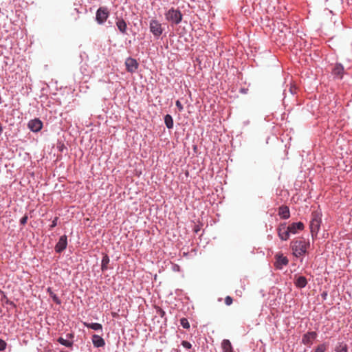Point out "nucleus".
Listing matches in <instances>:
<instances>
[{"label":"nucleus","instance_id":"1","mask_svg":"<svg viewBox=\"0 0 352 352\" xmlns=\"http://www.w3.org/2000/svg\"><path fill=\"white\" fill-rule=\"evenodd\" d=\"M309 241L304 238L294 240L291 243L293 254L297 257L304 255L307 252V250L309 248Z\"/></svg>","mask_w":352,"mask_h":352},{"label":"nucleus","instance_id":"2","mask_svg":"<svg viewBox=\"0 0 352 352\" xmlns=\"http://www.w3.org/2000/svg\"><path fill=\"white\" fill-rule=\"evenodd\" d=\"M320 223L321 217L320 214L318 212H313L311 214V220L309 225L311 234L313 237L317 235L320 230Z\"/></svg>","mask_w":352,"mask_h":352},{"label":"nucleus","instance_id":"3","mask_svg":"<svg viewBox=\"0 0 352 352\" xmlns=\"http://www.w3.org/2000/svg\"><path fill=\"white\" fill-rule=\"evenodd\" d=\"M166 19L175 24H179L182 20V14L178 10L170 8L165 14Z\"/></svg>","mask_w":352,"mask_h":352},{"label":"nucleus","instance_id":"4","mask_svg":"<svg viewBox=\"0 0 352 352\" xmlns=\"http://www.w3.org/2000/svg\"><path fill=\"white\" fill-rule=\"evenodd\" d=\"M109 16V11L106 7H100L96 11V20L100 25L103 24Z\"/></svg>","mask_w":352,"mask_h":352},{"label":"nucleus","instance_id":"5","mask_svg":"<svg viewBox=\"0 0 352 352\" xmlns=\"http://www.w3.org/2000/svg\"><path fill=\"white\" fill-rule=\"evenodd\" d=\"M126 69L128 72H135L139 66L138 61L133 58L129 57L125 60Z\"/></svg>","mask_w":352,"mask_h":352},{"label":"nucleus","instance_id":"6","mask_svg":"<svg viewBox=\"0 0 352 352\" xmlns=\"http://www.w3.org/2000/svg\"><path fill=\"white\" fill-rule=\"evenodd\" d=\"M150 30L155 36H160L162 34V25L156 20L150 22Z\"/></svg>","mask_w":352,"mask_h":352},{"label":"nucleus","instance_id":"7","mask_svg":"<svg viewBox=\"0 0 352 352\" xmlns=\"http://www.w3.org/2000/svg\"><path fill=\"white\" fill-rule=\"evenodd\" d=\"M277 231L278 235L281 240L286 241L289 238V232L286 226V223L280 224L278 226Z\"/></svg>","mask_w":352,"mask_h":352},{"label":"nucleus","instance_id":"8","mask_svg":"<svg viewBox=\"0 0 352 352\" xmlns=\"http://www.w3.org/2000/svg\"><path fill=\"white\" fill-rule=\"evenodd\" d=\"M317 337V333L315 331H311L305 333L302 339V342L307 346L312 344L313 340Z\"/></svg>","mask_w":352,"mask_h":352},{"label":"nucleus","instance_id":"9","mask_svg":"<svg viewBox=\"0 0 352 352\" xmlns=\"http://www.w3.org/2000/svg\"><path fill=\"white\" fill-rule=\"evenodd\" d=\"M67 236L66 235L61 236L55 246L56 252H61L67 248Z\"/></svg>","mask_w":352,"mask_h":352},{"label":"nucleus","instance_id":"10","mask_svg":"<svg viewBox=\"0 0 352 352\" xmlns=\"http://www.w3.org/2000/svg\"><path fill=\"white\" fill-rule=\"evenodd\" d=\"M43 123L38 119L32 120L28 122L29 129L34 131L37 132L42 129Z\"/></svg>","mask_w":352,"mask_h":352},{"label":"nucleus","instance_id":"11","mask_svg":"<svg viewBox=\"0 0 352 352\" xmlns=\"http://www.w3.org/2000/svg\"><path fill=\"white\" fill-rule=\"evenodd\" d=\"M290 234H296L299 230L304 229V224L302 222L292 223L287 226Z\"/></svg>","mask_w":352,"mask_h":352},{"label":"nucleus","instance_id":"12","mask_svg":"<svg viewBox=\"0 0 352 352\" xmlns=\"http://www.w3.org/2000/svg\"><path fill=\"white\" fill-rule=\"evenodd\" d=\"M288 263L289 260L286 256L283 255L276 256V261L275 265L277 269H282L283 267L287 265Z\"/></svg>","mask_w":352,"mask_h":352},{"label":"nucleus","instance_id":"13","mask_svg":"<svg viewBox=\"0 0 352 352\" xmlns=\"http://www.w3.org/2000/svg\"><path fill=\"white\" fill-rule=\"evenodd\" d=\"M116 24L122 34H126L127 25L123 19L116 18Z\"/></svg>","mask_w":352,"mask_h":352},{"label":"nucleus","instance_id":"14","mask_svg":"<svg viewBox=\"0 0 352 352\" xmlns=\"http://www.w3.org/2000/svg\"><path fill=\"white\" fill-rule=\"evenodd\" d=\"M332 74L336 77L341 78L344 74V67L340 63L336 64L332 69Z\"/></svg>","mask_w":352,"mask_h":352},{"label":"nucleus","instance_id":"15","mask_svg":"<svg viewBox=\"0 0 352 352\" xmlns=\"http://www.w3.org/2000/svg\"><path fill=\"white\" fill-rule=\"evenodd\" d=\"M91 340H92L94 346L97 348L102 347L105 344L104 340L101 336H100L98 335H96V334L93 335Z\"/></svg>","mask_w":352,"mask_h":352},{"label":"nucleus","instance_id":"16","mask_svg":"<svg viewBox=\"0 0 352 352\" xmlns=\"http://www.w3.org/2000/svg\"><path fill=\"white\" fill-rule=\"evenodd\" d=\"M294 284L298 288H304L307 284V280L302 276H296Z\"/></svg>","mask_w":352,"mask_h":352},{"label":"nucleus","instance_id":"17","mask_svg":"<svg viewBox=\"0 0 352 352\" xmlns=\"http://www.w3.org/2000/svg\"><path fill=\"white\" fill-rule=\"evenodd\" d=\"M279 216L284 219H287L290 217L289 209L286 206H282L278 209Z\"/></svg>","mask_w":352,"mask_h":352},{"label":"nucleus","instance_id":"18","mask_svg":"<svg viewBox=\"0 0 352 352\" xmlns=\"http://www.w3.org/2000/svg\"><path fill=\"white\" fill-rule=\"evenodd\" d=\"M221 347L223 352H233L232 346L229 340H223L221 343Z\"/></svg>","mask_w":352,"mask_h":352},{"label":"nucleus","instance_id":"19","mask_svg":"<svg viewBox=\"0 0 352 352\" xmlns=\"http://www.w3.org/2000/svg\"><path fill=\"white\" fill-rule=\"evenodd\" d=\"M336 352H348L347 344L344 342H340L335 349Z\"/></svg>","mask_w":352,"mask_h":352},{"label":"nucleus","instance_id":"20","mask_svg":"<svg viewBox=\"0 0 352 352\" xmlns=\"http://www.w3.org/2000/svg\"><path fill=\"white\" fill-rule=\"evenodd\" d=\"M84 325L88 328H90V329L96 330V331L102 330V326L100 323L84 322Z\"/></svg>","mask_w":352,"mask_h":352},{"label":"nucleus","instance_id":"21","mask_svg":"<svg viewBox=\"0 0 352 352\" xmlns=\"http://www.w3.org/2000/svg\"><path fill=\"white\" fill-rule=\"evenodd\" d=\"M109 263V258L107 254L103 256L101 263V270L102 271H105L107 270L108 264Z\"/></svg>","mask_w":352,"mask_h":352},{"label":"nucleus","instance_id":"22","mask_svg":"<svg viewBox=\"0 0 352 352\" xmlns=\"http://www.w3.org/2000/svg\"><path fill=\"white\" fill-rule=\"evenodd\" d=\"M164 122L168 129H172L173 126V120L171 116L167 114L164 117Z\"/></svg>","mask_w":352,"mask_h":352},{"label":"nucleus","instance_id":"23","mask_svg":"<svg viewBox=\"0 0 352 352\" xmlns=\"http://www.w3.org/2000/svg\"><path fill=\"white\" fill-rule=\"evenodd\" d=\"M58 342L60 344H63V345H64L65 346H67V347H71L72 346V342H70V341H69L67 340H65V339H64L63 338H59L58 339Z\"/></svg>","mask_w":352,"mask_h":352},{"label":"nucleus","instance_id":"24","mask_svg":"<svg viewBox=\"0 0 352 352\" xmlns=\"http://www.w3.org/2000/svg\"><path fill=\"white\" fill-rule=\"evenodd\" d=\"M47 291H48L50 296L52 298L54 302H56L58 305L60 304L61 302H60V299L58 298V297L55 294H54L52 292L51 289L48 288Z\"/></svg>","mask_w":352,"mask_h":352},{"label":"nucleus","instance_id":"25","mask_svg":"<svg viewBox=\"0 0 352 352\" xmlns=\"http://www.w3.org/2000/svg\"><path fill=\"white\" fill-rule=\"evenodd\" d=\"M180 324L184 329H189L190 328V324L188 321V320L185 318H182L180 320Z\"/></svg>","mask_w":352,"mask_h":352},{"label":"nucleus","instance_id":"26","mask_svg":"<svg viewBox=\"0 0 352 352\" xmlns=\"http://www.w3.org/2000/svg\"><path fill=\"white\" fill-rule=\"evenodd\" d=\"M327 349L326 344H321L317 346L314 352H324Z\"/></svg>","mask_w":352,"mask_h":352},{"label":"nucleus","instance_id":"27","mask_svg":"<svg viewBox=\"0 0 352 352\" xmlns=\"http://www.w3.org/2000/svg\"><path fill=\"white\" fill-rule=\"evenodd\" d=\"M182 344L184 348H186L187 349H190L192 347L191 344L189 342L186 341V340L182 341Z\"/></svg>","mask_w":352,"mask_h":352},{"label":"nucleus","instance_id":"28","mask_svg":"<svg viewBox=\"0 0 352 352\" xmlns=\"http://www.w3.org/2000/svg\"><path fill=\"white\" fill-rule=\"evenodd\" d=\"M232 301H233L232 298L230 296H228L225 298V303L228 306L231 305L232 303Z\"/></svg>","mask_w":352,"mask_h":352},{"label":"nucleus","instance_id":"29","mask_svg":"<svg viewBox=\"0 0 352 352\" xmlns=\"http://www.w3.org/2000/svg\"><path fill=\"white\" fill-rule=\"evenodd\" d=\"M6 347V342L0 339V351H3Z\"/></svg>","mask_w":352,"mask_h":352},{"label":"nucleus","instance_id":"30","mask_svg":"<svg viewBox=\"0 0 352 352\" xmlns=\"http://www.w3.org/2000/svg\"><path fill=\"white\" fill-rule=\"evenodd\" d=\"M175 104H176V106L178 108L179 111H183L184 108H183V106H182V103L180 102L179 100H177Z\"/></svg>","mask_w":352,"mask_h":352},{"label":"nucleus","instance_id":"31","mask_svg":"<svg viewBox=\"0 0 352 352\" xmlns=\"http://www.w3.org/2000/svg\"><path fill=\"white\" fill-rule=\"evenodd\" d=\"M28 216L27 215H25L24 217H23L21 220H20V223L21 225H25L26 223H27V221H28Z\"/></svg>","mask_w":352,"mask_h":352},{"label":"nucleus","instance_id":"32","mask_svg":"<svg viewBox=\"0 0 352 352\" xmlns=\"http://www.w3.org/2000/svg\"><path fill=\"white\" fill-rule=\"evenodd\" d=\"M58 219V217H55L54 219L52 221V223L50 226V229H52L53 228H54L57 226Z\"/></svg>","mask_w":352,"mask_h":352},{"label":"nucleus","instance_id":"33","mask_svg":"<svg viewBox=\"0 0 352 352\" xmlns=\"http://www.w3.org/2000/svg\"><path fill=\"white\" fill-rule=\"evenodd\" d=\"M1 295V301L3 302L5 300H7V296L5 294V293L2 291V293L0 294Z\"/></svg>","mask_w":352,"mask_h":352},{"label":"nucleus","instance_id":"34","mask_svg":"<svg viewBox=\"0 0 352 352\" xmlns=\"http://www.w3.org/2000/svg\"><path fill=\"white\" fill-rule=\"evenodd\" d=\"M290 91H291V93H292V94H296V92H293V89H290Z\"/></svg>","mask_w":352,"mask_h":352},{"label":"nucleus","instance_id":"35","mask_svg":"<svg viewBox=\"0 0 352 352\" xmlns=\"http://www.w3.org/2000/svg\"><path fill=\"white\" fill-rule=\"evenodd\" d=\"M244 90H245L244 89H241V91H242L241 92H242V93H245V91H244Z\"/></svg>","mask_w":352,"mask_h":352},{"label":"nucleus","instance_id":"36","mask_svg":"<svg viewBox=\"0 0 352 352\" xmlns=\"http://www.w3.org/2000/svg\"><path fill=\"white\" fill-rule=\"evenodd\" d=\"M13 124H14L13 122H10V125H13Z\"/></svg>","mask_w":352,"mask_h":352},{"label":"nucleus","instance_id":"37","mask_svg":"<svg viewBox=\"0 0 352 352\" xmlns=\"http://www.w3.org/2000/svg\"><path fill=\"white\" fill-rule=\"evenodd\" d=\"M2 293V290L0 289V294Z\"/></svg>","mask_w":352,"mask_h":352},{"label":"nucleus","instance_id":"38","mask_svg":"<svg viewBox=\"0 0 352 352\" xmlns=\"http://www.w3.org/2000/svg\"><path fill=\"white\" fill-rule=\"evenodd\" d=\"M60 352H67V351H60Z\"/></svg>","mask_w":352,"mask_h":352}]
</instances>
